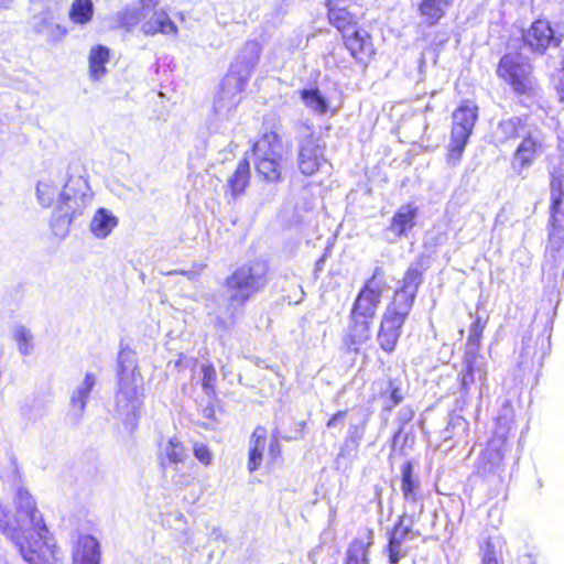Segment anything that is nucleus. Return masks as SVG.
<instances>
[{"mask_svg":"<svg viewBox=\"0 0 564 564\" xmlns=\"http://www.w3.org/2000/svg\"><path fill=\"white\" fill-rule=\"evenodd\" d=\"M417 209L413 205L406 204L399 207L397 213L391 219L388 231H391L395 237H406L408 232L415 225Z\"/></svg>","mask_w":564,"mask_h":564,"instance_id":"nucleus-25","label":"nucleus"},{"mask_svg":"<svg viewBox=\"0 0 564 564\" xmlns=\"http://www.w3.org/2000/svg\"><path fill=\"white\" fill-rule=\"evenodd\" d=\"M9 2L10 0H0V8L6 7Z\"/></svg>","mask_w":564,"mask_h":564,"instance_id":"nucleus-52","label":"nucleus"},{"mask_svg":"<svg viewBox=\"0 0 564 564\" xmlns=\"http://www.w3.org/2000/svg\"><path fill=\"white\" fill-rule=\"evenodd\" d=\"M148 18L149 20L144 21L141 26L144 35H155L158 33L175 35L177 33V26L164 10H156L155 8Z\"/></svg>","mask_w":564,"mask_h":564,"instance_id":"nucleus-23","label":"nucleus"},{"mask_svg":"<svg viewBox=\"0 0 564 564\" xmlns=\"http://www.w3.org/2000/svg\"><path fill=\"white\" fill-rule=\"evenodd\" d=\"M258 174L270 183L280 182L282 176L281 160L275 159H254Z\"/></svg>","mask_w":564,"mask_h":564,"instance_id":"nucleus-34","label":"nucleus"},{"mask_svg":"<svg viewBox=\"0 0 564 564\" xmlns=\"http://www.w3.org/2000/svg\"><path fill=\"white\" fill-rule=\"evenodd\" d=\"M349 319L343 343L347 351L358 352L360 347L371 338L373 318L350 312Z\"/></svg>","mask_w":564,"mask_h":564,"instance_id":"nucleus-14","label":"nucleus"},{"mask_svg":"<svg viewBox=\"0 0 564 564\" xmlns=\"http://www.w3.org/2000/svg\"><path fill=\"white\" fill-rule=\"evenodd\" d=\"M400 487L404 501L410 503L422 502L420 482L414 475V467L410 460L401 466Z\"/></svg>","mask_w":564,"mask_h":564,"instance_id":"nucleus-22","label":"nucleus"},{"mask_svg":"<svg viewBox=\"0 0 564 564\" xmlns=\"http://www.w3.org/2000/svg\"><path fill=\"white\" fill-rule=\"evenodd\" d=\"M430 267V258L429 257H420L415 261H413L409 269L406 270L403 282H415L416 280L423 279V273Z\"/></svg>","mask_w":564,"mask_h":564,"instance_id":"nucleus-40","label":"nucleus"},{"mask_svg":"<svg viewBox=\"0 0 564 564\" xmlns=\"http://www.w3.org/2000/svg\"><path fill=\"white\" fill-rule=\"evenodd\" d=\"M478 119V107L466 100L452 113V130L448 149V162L456 165L462 158L469 137Z\"/></svg>","mask_w":564,"mask_h":564,"instance_id":"nucleus-6","label":"nucleus"},{"mask_svg":"<svg viewBox=\"0 0 564 564\" xmlns=\"http://www.w3.org/2000/svg\"><path fill=\"white\" fill-rule=\"evenodd\" d=\"M187 458V449L182 440L176 436L169 438L164 446L161 466L182 464Z\"/></svg>","mask_w":564,"mask_h":564,"instance_id":"nucleus-31","label":"nucleus"},{"mask_svg":"<svg viewBox=\"0 0 564 564\" xmlns=\"http://www.w3.org/2000/svg\"><path fill=\"white\" fill-rule=\"evenodd\" d=\"M101 552L97 539L90 534L79 535L72 554L73 564H99Z\"/></svg>","mask_w":564,"mask_h":564,"instance_id":"nucleus-16","label":"nucleus"},{"mask_svg":"<svg viewBox=\"0 0 564 564\" xmlns=\"http://www.w3.org/2000/svg\"><path fill=\"white\" fill-rule=\"evenodd\" d=\"M95 384V377L91 373H87L84 379V384L79 389V408L83 409L85 406V400L93 390V387Z\"/></svg>","mask_w":564,"mask_h":564,"instance_id":"nucleus-43","label":"nucleus"},{"mask_svg":"<svg viewBox=\"0 0 564 564\" xmlns=\"http://www.w3.org/2000/svg\"><path fill=\"white\" fill-rule=\"evenodd\" d=\"M195 480L196 477L193 474L186 471H177L173 476L174 485L181 488L192 486Z\"/></svg>","mask_w":564,"mask_h":564,"instance_id":"nucleus-45","label":"nucleus"},{"mask_svg":"<svg viewBox=\"0 0 564 564\" xmlns=\"http://www.w3.org/2000/svg\"><path fill=\"white\" fill-rule=\"evenodd\" d=\"M523 40L525 45L539 54H543L549 46H558L561 43V37L556 36L550 23L543 20L533 22L524 33Z\"/></svg>","mask_w":564,"mask_h":564,"instance_id":"nucleus-15","label":"nucleus"},{"mask_svg":"<svg viewBox=\"0 0 564 564\" xmlns=\"http://www.w3.org/2000/svg\"><path fill=\"white\" fill-rule=\"evenodd\" d=\"M341 1L327 0L328 20L341 34L356 28L355 17L347 10Z\"/></svg>","mask_w":564,"mask_h":564,"instance_id":"nucleus-26","label":"nucleus"},{"mask_svg":"<svg viewBox=\"0 0 564 564\" xmlns=\"http://www.w3.org/2000/svg\"><path fill=\"white\" fill-rule=\"evenodd\" d=\"M380 397L386 400L383 411L391 412L395 406L403 402L405 399V391L400 380L389 379L387 382V389L380 393Z\"/></svg>","mask_w":564,"mask_h":564,"instance_id":"nucleus-33","label":"nucleus"},{"mask_svg":"<svg viewBox=\"0 0 564 564\" xmlns=\"http://www.w3.org/2000/svg\"><path fill=\"white\" fill-rule=\"evenodd\" d=\"M268 430L263 425H258L253 429L250 435V444L248 451L247 469L253 473L262 464L263 453L267 446Z\"/></svg>","mask_w":564,"mask_h":564,"instance_id":"nucleus-21","label":"nucleus"},{"mask_svg":"<svg viewBox=\"0 0 564 564\" xmlns=\"http://www.w3.org/2000/svg\"><path fill=\"white\" fill-rule=\"evenodd\" d=\"M268 265L264 261L257 260L239 267L226 282H258L264 279Z\"/></svg>","mask_w":564,"mask_h":564,"instance_id":"nucleus-27","label":"nucleus"},{"mask_svg":"<svg viewBox=\"0 0 564 564\" xmlns=\"http://www.w3.org/2000/svg\"><path fill=\"white\" fill-rule=\"evenodd\" d=\"M382 290L379 284H365L358 293L350 312L375 318L381 302Z\"/></svg>","mask_w":564,"mask_h":564,"instance_id":"nucleus-17","label":"nucleus"},{"mask_svg":"<svg viewBox=\"0 0 564 564\" xmlns=\"http://www.w3.org/2000/svg\"><path fill=\"white\" fill-rule=\"evenodd\" d=\"M454 1L455 0H422L419 6V11L425 19V22L433 25L444 17L446 10Z\"/></svg>","mask_w":564,"mask_h":564,"instance_id":"nucleus-30","label":"nucleus"},{"mask_svg":"<svg viewBox=\"0 0 564 564\" xmlns=\"http://www.w3.org/2000/svg\"><path fill=\"white\" fill-rule=\"evenodd\" d=\"M109 59V50L105 46L93 48L89 55V69L94 79H99L106 73V63Z\"/></svg>","mask_w":564,"mask_h":564,"instance_id":"nucleus-35","label":"nucleus"},{"mask_svg":"<svg viewBox=\"0 0 564 564\" xmlns=\"http://www.w3.org/2000/svg\"><path fill=\"white\" fill-rule=\"evenodd\" d=\"M564 246V165L552 172L551 218L546 254L560 256Z\"/></svg>","mask_w":564,"mask_h":564,"instance_id":"nucleus-7","label":"nucleus"},{"mask_svg":"<svg viewBox=\"0 0 564 564\" xmlns=\"http://www.w3.org/2000/svg\"><path fill=\"white\" fill-rule=\"evenodd\" d=\"M0 531L28 564H58L57 543L28 490H18L14 516L0 505Z\"/></svg>","mask_w":564,"mask_h":564,"instance_id":"nucleus-1","label":"nucleus"},{"mask_svg":"<svg viewBox=\"0 0 564 564\" xmlns=\"http://www.w3.org/2000/svg\"><path fill=\"white\" fill-rule=\"evenodd\" d=\"M94 14V4L91 0H74L70 10L69 19L77 24L88 23Z\"/></svg>","mask_w":564,"mask_h":564,"instance_id":"nucleus-37","label":"nucleus"},{"mask_svg":"<svg viewBox=\"0 0 564 564\" xmlns=\"http://www.w3.org/2000/svg\"><path fill=\"white\" fill-rule=\"evenodd\" d=\"M345 45L351 56L360 62L370 57L373 53L372 43L368 32L365 30L352 29L343 34Z\"/></svg>","mask_w":564,"mask_h":564,"instance_id":"nucleus-20","label":"nucleus"},{"mask_svg":"<svg viewBox=\"0 0 564 564\" xmlns=\"http://www.w3.org/2000/svg\"><path fill=\"white\" fill-rule=\"evenodd\" d=\"M480 564H500L495 545L490 541L486 543V550L481 556Z\"/></svg>","mask_w":564,"mask_h":564,"instance_id":"nucleus-46","label":"nucleus"},{"mask_svg":"<svg viewBox=\"0 0 564 564\" xmlns=\"http://www.w3.org/2000/svg\"><path fill=\"white\" fill-rule=\"evenodd\" d=\"M93 194L87 181L82 176H70L63 186L56 209L51 219L53 234L64 239L75 218L90 205Z\"/></svg>","mask_w":564,"mask_h":564,"instance_id":"nucleus-3","label":"nucleus"},{"mask_svg":"<svg viewBox=\"0 0 564 564\" xmlns=\"http://www.w3.org/2000/svg\"><path fill=\"white\" fill-rule=\"evenodd\" d=\"M159 4L158 0H139L135 4L126 6L118 13V21L128 31L147 19Z\"/></svg>","mask_w":564,"mask_h":564,"instance_id":"nucleus-19","label":"nucleus"},{"mask_svg":"<svg viewBox=\"0 0 564 564\" xmlns=\"http://www.w3.org/2000/svg\"><path fill=\"white\" fill-rule=\"evenodd\" d=\"M118 225V218L106 208H99L94 215L89 228L97 238H106Z\"/></svg>","mask_w":564,"mask_h":564,"instance_id":"nucleus-28","label":"nucleus"},{"mask_svg":"<svg viewBox=\"0 0 564 564\" xmlns=\"http://www.w3.org/2000/svg\"><path fill=\"white\" fill-rule=\"evenodd\" d=\"M324 261V259L322 258L319 261H317L316 265L317 268H319L321 263Z\"/></svg>","mask_w":564,"mask_h":564,"instance_id":"nucleus-53","label":"nucleus"},{"mask_svg":"<svg viewBox=\"0 0 564 564\" xmlns=\"http://www.w3.org/2000/svg\"><path fill=\"white\" fill-rule=\"evenodd\" d=\"M405 521V514L398 516L395 523L387 533L386 553L389 564H398L406 555V549L403 547V543L420 535V531L414 530Z\"/></svg>","mask_w":564,"mask_h":564,"instance_id":"nucleus-12","label":"nucleus"},{"mask_svg":"<svg viewBox=\"0 0 564 564\" xmlns=\"http://www.w3.org/2000/svg\"><path fill=\"white\" fill-rule=\"evenodd\" d=\"M543 276L547 282H556L564 278V254L547 257L543 268Z\"/></svg>","mask_w":564,"mask_h":564,"instance_id":"nucleus-38","label":"nucleus"},{"mask_svg":"<svg viewBox=\"0 0 564 564\" xmlns=\"http://www.w3.org/2000/svg\"><path fill=\"white\" fill-rule=\"evenodd\" d=\"M203 379L202 387L207 393L215 395V386L217 380L216 369L213 364H206L202 367Z\"/></svg>","mask_w":564,"mask_h":564,"instance_id":"nucleus-41","label":"nucleus"},{"mask_svg":"<svg viewBox=\"0 0 564 564\" xmlns=\"http://www.w3.org/2000/svg\"><path fill=\"white\" fill-rule=\"evenodd\" d=\"M297 133V166L303 175L311 176L326 164L324 151L318 139L314 137V126L308 121L295 124Z\"/></svg>","mask_w":564,"mask_h":564,"instance_id":"nucleus-9","label":"nucleus"},{"mask_svg":"<svg viewBox=\"0 0 564 564\" xmlns=\"http://www.w3.org/2000/svg\"><path fill=\"white\" fill-rule=\"evenodd\" d=\"M174 274L175 275L176 274H181V275L185 276L187 280H193L195 278L194 271H189V272H187V271L176 272L175 271V272H170L169 273V275H174Z\"/></svg>","mask_w":564,"mask_h":564,"instance_id":"nucleus-48","label":"nucleus"},{"mask_svg":"<svg viewBox=\"0 0 564 564\" xmlns=\"http://www.w3.org/2000/svg\"><path fill=\"white\" fill-rule=\"evenodd\" d=\"M144 379L137 365L119 362L115 405L118 413L137 422L143 403Z\"/></svg>","mask_w":564,"mask_h":564,"instance_id":"nucleus-4","label":"nucleus"},{"mask_svg":"<svg viewBox=\"0 0 564 564\" xmlns=\"http://www.w3.org/2000/svg\"><path fill=\"white\" fill-rule=\"evenodd\" d=\"M487 323L488 317L476 316L469 327L463 358L464 368L458 375L459 387L465 394L469 392L470 386L475 382V373L479 370L477 360L481 357V338Z\"/></svg>","mask_w":564,"mask_h":564,"instance_id":"nucleus-10","label":"nucleus"},{"mask_svg":"<svg viewBox=\"0 0 564 564\" xmlns=\"http://www.w3.org/2000/svg\"><path fill=\"white\" fill-rule=\"evenodd\" d=\"M249 285L250 284H241V283L237 284L239 295L241 296V301H245L246 299H248L250 296V293H247V294L243 293V289Z\"/></svg>","mask_w":564,"mask_h":564,"instance_id":"nucleus-49","label":"nucleus"},{"mask_svg":"<svg viewBox=\"0 0 564 564\" xmlns=\"http://www.w3.org/2000/svg\"><path fill=\"white\" fill-rule=\"evenodd\" d=\"M268 455L272 464L282 457V445L276 436H273L269 443Z\"/></svg>","mask_w":564,"mask_h":564,"instance_id":"nucleus-44","label":"nucleus"},{"mask_svg":"<svg viewBox=\"0 0 564 564\" xmlns=\"http://www.w3.org/2000/svg\"><path fill=\"white\" fill-rule=\"evenodd\" d=\"M348 414V410H340L334 413L326 422L327 427H333L339 420H344Z\"/></svg>","mask_w":564,"mask_h":564,"instance_id":"nucleus-47","label":"nucleus"},{"mask_svg":"<svg viewBox=\"0 0 564 564\" xmlns=\"http://www.w3.org/2000/svg\"><path fill=\"white\" fill-rule=\"evenodd\" d=\"M250 182V165L247 160L238 162L235 172L228 177L227 186L229 187L231 195L237 197L242 194Z\"/></svg>","mask_w":564,"mask_h":564,"instance_id":"nucleus-32","label":"nucleus"},{"mask_svg":"<svg viewBox=\"0 0 564 564\" xmlns=\"http://www.w3.org/2000/svg\"><path fill=\"white\" fill-rule=\"evenodd\" d=\"M401 432H402V429H399V430L394 433V435H393V437H392V442H393V444H394V443H397L398 438H399V437H400V435H401Z\"/></svg>","mask_w":564,"mask_h":564,"instance_id":"nucleus-51","label":"nucleus"},{"mask_svg":"<svg viewBox=\"0 0 564 564\" xmlns=\"http://www.w3.org/2000/svg\"><path fill=\"white\" fill-rule=\"evenodd\" d=\"M237 299H238V294H234L232 300H237Z\"/></svg>","mask_w":564,"mask_h":564,"instance_id":"nucleus-54","label":"nucleus"},{"mask_svg":"<svg viewBox=\"0 0 564 564\" xmlns=\"http://www.w3.org/2000/svg\"><path fill=\"white\" fill-rule=\"evenodd\" d=\"M521 139L512 160V167L518 173L532 165L544 148V135L535 126H532Z\"/></svg>","mask_w":564,"mask_h":564,"instance_id":"nucleus-13","label":"nucleus"},{"mask_svg":"<svg viewBox=\"0 0 564 564\" xmlns=\"http://www.w3.org/2000/svg\"><path fill=\"white\" fill-rule=\"evenodd\" d=\"M193 454L196 459L204 466H209L213 463V453L206 444L194 443Z\"/></svg>","mask_w":564,"mask_h":564,"instance_id":"nucleus-42","label":"nucleus"},{"mask_svg":"<svg viewBox=\"0 0 564 564\" xmlns=\"http://www.w3.org/2000/svg\"><path fill=\"white\" fill-rule=\"evenodd\" d=\"M531 127L532 124H529L527 119L512 117L499 123L497 133L501 141H509L522 138Z\"/></svg>","mask_w":564,"mask_h":564,"instance_id":"nucleus-29","label":"nucleus"},{"mask_svg":"<svg viewBox=\"0 0 564 564\" xmlns=\"http://www.w3.org/2000/svg\"><path fill=\"white\" fill-rule=\"evenodd\" d=\"M373 544V532L367 529L364 535L354 538L348 544L344 564H370V549Z\"/></svg>","mask_w":564,"mask_h":564,"instance_id":"nucleus-18","label":"nucleus"},{"mask_svg":"<svg viewBox=\"0 0 564 564\" xmlns=\"http://www.w3.org/2000/svg\"><path fill=\"white\" fill-rule=\"evenodd\" d=\"M497 75L511 86L521 102L531 101L540 94V87L532 76V66L520 53L503 55L498 64Z\"/></svg>","mask_w":564,"mask_h":564,"instance_id":"nucleus-5","label":"nucleus"},{"mask_svg":"<svg viewBox=\"0 0 564 564\" xmlns=\"http://www.w3.org/2000/svg\"><path fill=\"white\" fill-rule=\"evenodd\" d=\"M382 275L381 268H376L372 278L368 282H375L376 279L380 278Z\"/></svg>","mask_w":564,"mask_h":564,"instance_id":"nucleus-50","label":"nucleus"},{"mask_svg":"<svg viewBox=\"0 0 564 564\" xmlns=\"http://www.w3.org/2000/svg\"><path fill=\"white\" fill-rule=\"evenodd\" d=\"M37 198L42 206L50 207L54 202L57 203L62 191L51 181H40L36 187Z\"/></svg>","mask_w":564,"mask_h":564,"instance_id":"nucleus-39","label":"nucleus"},{"mask_svg":"<svg viewBox=\"0 0 564 564\" xmlns=\"http://www.w3.org/2000/svg\"><path fill=\"white\" fill-rule=\"evenodd\" d=\"M283 145L275 132L264 133L253 145L254 159L282 160Z\"/></svg>","mask_w":564,"mask_h":564,"instance_id":"nucleus-24","label":"nucleus"},{"mask_svg":"<svg viewBox=\"0 0 564 564\" xmlns=\"http://www.w3.org/2000/svg\"><path fill=\"white\" fill-rule=\"evenodd\" d=\"M508 452V435L505 431H494L490 438L486 442L478 462L477 471L481 476L495 475L500 473L505 465L503 460Z\"/></svg>","mask_w":564,"mask_h":564,"instance_id":"nucleus-11","label":"nucleus"},{"mask_svg":"<svg viewBox=\"0 0 564 564\" xmlns=\"http://www.w3.org/2000/svg\"><path fill=\"white\" fill-rule=\"evenodd\" d=\"M301 98L307 108L318 115H324L328 110V101L317 88L301 90Z\"/></svg>","mask_w":564,"mask_h":564,"instance_id":"nucleus-36","label":"nucleus"},{"mask_svg":"<svg viewBox=\"0 0 564 564\" xmlns=\"http://www.w3.org/2000/svg\"><path fill=\"white\" fill-rule=\"evenodd\" d=\"M561 101H564V95L560 96Z\"/></svg>","mask_w":564,"mask_h":564,"instance_id":"nucleus-55","label":"nucleus"},{"mask_svg":"<svg viewBox=\"0 0 564 564\" xmlns=\"http://www.w3.org/2000/svg\"><path fill=\"white\" fill-rule=\"evenodd\" d=\"M260 54L261 45L257 41H249L243 45L223 82L221 93L224 95H236L245 89L253 69L258 65Z\"/></svg>","mask_w":564,"mask_h":564,"instance_id":"nucleus-8","label":"nucleus"},{"mask_svg":"<svg viewBox=\"0 0 564 564\" xmlns=\"http://www.w3.org/2000/svg\"><path fill=\"white\" fill-rule=\"evenodd\" d=\"M417 284H402L394 291L391 302L382 314L377 333L379 348L388 355L395 351L414 304Z\"/></svg>","mask_w":564,"mask_h":564,"instance_id":"nucleus-2","label":"nucleus"}]
</instances>
